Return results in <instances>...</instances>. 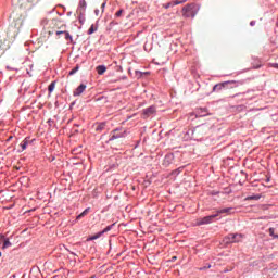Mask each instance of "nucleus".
I'll return each mask as SVG.
<instances>
[{"instance_id": "28", "label": "nucleus", "mask_w": 278, "mask_h": 278, "mask_svg": "<svg viewBox=\"0 0 278 278\" xmlns=\"http://www.w3.org/2000/svg\"><path fill=\"white\" fill-rule=\"evenodd\" d=\"M269 66H270L271 68H277V70H278V63H271Z\"/></svg>"}, {"instance_id": "33", "label": "nucleus", "mask_w": 278, "mask_h": 278, "mask_svg": "<svg viewBox=\"0 0 278 278\" xmlns=\"http://www.w3.org/2000/svg\"><path fill=\"white\" fill-rule=\"evenodd\" d=\"M180 1H182V3H186V1H188V0H180Z\"/></svg>"}, {"instance_id": "21", "label": "nucleus", "mask_w": 278, "mask_h": 278, "mask_svg": "<svg viewBox=\"0 0 278 278\" xmlns=\"http://www.w3.org/2000/svg\"><path fill=\"white\" fill-rule=\"evenodd\" d=\"M112 230V226H106L102 231H100V233H108V231H111Z\"/></svg>"}, {"instance_id": "34", "label": "nucleus", "mask_w": 278, "mask_h": 278, "mask_svg": "<svg viewBox=\"0 0 278 278\" xmlns=\"http://www.w3.org/2000/svg\"><path fill=\"white\" fill-rule=\"evenodd\" d=\"M102 8H105V2H104V3H102Z\"/></svg>"}, {"instance_id": "8", "label": "nucleus", "mask_w": 278, "mask_h": 278, "mask_svg": "<svg viewBox=\"0 0 278 278\" xmlns=\"http://www.w3.org/2000/svg\"><path fill=\"white\" fill-rule=\"evenodd\" d=\"M86 90V85L81 84L80 86H78L75 91H74V97H80L84 91Z\"/></svg>"}, {"instance_id": "13", "label": "nucleus", "mask_w": 278, "mask_h": 278, "mask_svg": "<svg viewBox=\"0 0 278 278\" xmlns=\"http://www.w3.org/2000/svg\"><path fill=\"white\" fill-rule=\"evenodd\" d=\"M80 12H86V0L79 2Z\"/></svg>"}, {"instance_id": "11", "label": "nucleus", "mask_w": 278, "mask_h": 278, "mask_svg": "<svg viewBox=\"0 0 278 278\" xmlns=\"http://www.w3.org/2000/svg\"><path fill=\"white\" fill-rule=\"evenodd\" d=\"M102 236H103V232H98V233H96V235L89 237V238L87 239V242H90V241H92V240H99V238H101Z\"/></svg>"}, {"instance_id": "15", "label": "nucleus", "mask_w": 278, "mask_h": 278, "mask_svg": "<svg viewBox=\"0 0 278 278\" xmlns=\"http://www.w3.org/2000/svg\"><path fill=\"white\" fill-rule=\"evenodd\" d=\"M8 247H12V242H10V239H4L2 249H8Z\"/></svg>"}, {"instance_id": "35", "label": "nucleus", "mask_w": 278, "mask_h": 278, "mask_svg": "<svg viewBox=\"0 0 278 278\" xmlns=\"http://www.w3.org/2000/svg\"><path fill=\"white\" fill-rule=\"evenodd\" d=\"M211 267H212L211 265L207 266V268H211Z\"/></svg>"}, {"instance_id": "20", "label": "nucleus", "mask_w": 278, "mask_h": 278, "mask_svg": "<svg viewBox=\"0 0 278 278\" xmlns=\"http://www.w3.org/2000/svg\"><path fill=\"white\" fill-rule=\"evenodd\" d=\"M94 31H97V26H94V24H92L88 30V34H94Z\"/></svg>"}, {"instance_id": "24", "label": "nucleus", "mask_w": 278, "mask_h": 278, "mask_svg": "<svg viewBox=\"0 0 278 278\" xmlns=\"http://www.w3.org/2000/svg\"><path fill=\"white\" fill-rule=\"evenodd\" d=\"M269 236H271L273 238H276L275 228H269Z\"/></svg>"}, {"instance_id": "18", "label": "nucleus", "mask_w": 278, "mask_h": 278, "mask_svg": "<svg viewBox=\"0 0 278 278\" xmlns=\"http://www.w3.org/2000/svg\"><path fill=\"white\" fill-rule=\"evenodd\" d=\"M53 90H55V81L51 83L48 87V91L51 93L53 92Z\"/></svg>"}, {"instance_id": "22", "label": "nucleus", "mask_w": 278, "mask_h": 278, "mask_svg": "<svg viewBox=\"0 0 278 278\" xmlns=\"http://www.w3.org/2000/svg\"><path fill=\"white\" fill-rule=\"evenodd\" d=\"M77 71H79V65H76V66L70 72V75H75V73H77Z\"/></svg>"}, {"instance_id": "26", "label": "nucleus", "mask_w": 278, "mask_h": 278, "mask_svg": "<svg viewBox=\"0 0 278 278\" xmlns=\"http://www.w3.org/2000/svg\"><path fill=\"white\" fill-rule=\"evenodd\" d=\"M117 138H121V136L113 134L110 140H116Z\"/></svg>"}, {"instance_id": "36", "label": "nucleus", "mask_w": 278, "mask_h": 278, "mask_svg": "<svg viewBox=\"0 0 278 278\" xmlns=\"http://www.w3.org/2000/svg\"><path fill=\"white\" fill-rule=\"evenodd\" d=\"M2 253L0 252V257H1Z\"/></svg>"}, {"instance_id": "31", "label": "nucleus", "mask_w": 278, "mask_h": 278, "mask_svg": "<svg viewBox=\"0 0 278 278\" xmlns=\"http://www.w3.org/2000/svg\"><path fill=\"white\" fill-rule=\"evenodd\" d=\"M175 260H177V256L172 257V262H175Z\"/></svg>"}, {"instance_id": "12", "label": "nucleus", "mask_w": 278, "mask_h": 278, "mask_svg": "<svg viewBox=\"0 0 278 278\" xmlns=\"http://www.w3.org/2000/svg\"><path fill=\"white\" fill-rule=\"evenodd\" d=\"M28 144H29V140L24 139L21 143L22 151H25V149H27Z\"/></svg>"}, {"instance_id": "10", "label": "nucleus", "mask_w": 278, "mask_h": 278, "mask_svg": "<svg viewBox=\"0 0 278 278\" xmlns=\"http://www.w3.org/2000/svg\"><path fill=\"white\" fill-rule=\"evenodd\" d=\"M96 71H97L98 75H103L105 73V71H108V67H105V65H99L96 67Z\"/></svg>"}, {"instance_id": "32", "label": "nucleus", "mask_w": 278, "mask_h": 278, "mask_svg": "<svg viewBox=\"0 0 278 278\" xmlns=\"http://www.w3.org/2000/svg\"><path fill=\"white\" fill-rule=\"evenodd\" d=\"M170 5H173L172 3H168L167 5H166V8H170Z\"/></svg>"}, {"instance_id": "30", "label": "nucleus", "mask_w": 278, "mask_h": 278, "mask_svg": "<svg viewBox=\"0 0 278 278\" xmlns=\"http://www.w3.org/2000/svg\"><path fill=\"white\" fill-rule=\"evenodd\" d=\"M0 240H5V236L0 235Z\"/></svg>"}, {"instance_id": "7", "label": "nucleus", "mask_w": 278, "mask_h": 278, "mask_svg": "<svg viewBox=\"0 0 278 278\" xmlns=\"http://www.w3.org/2000/svg\"><path fill=\"white\" fill-rule=\"evenodd\" d=\"M156 110L155 106H150L143 110V116L146 118H149V116H152V114H155Z\"/></svg>"}, {"instance_id": "5", "label": "nucleus", "mask_w": 278, "mask_h": 278, "mask_svg": "<svg viewBox=\"0 0 278 278\" xmlns=\"http://www.w3.org/2000/svg\"><path fill=\"white\" fill-rule=\"evenodd\" d=\"M242 238H244L243 235H240V233H236V235H228L226 237V242L229 243V242H242Z\"/></svg>"}, {"instance_id": "29", "label": "nucleus", "mask_w": 278, "mask_h": 278, "mask_svg": "<svg viewBox=\"0 0 278 278\" xmlns=\"http://www.w3.org/2000/svg\"><path fill=\"white\" fill-rule=\"evenodd\" d=\"M0 49L2 50V51H5V49H8L5 46H3V43H1L0 45Z\"/></svg>"}, {"instance_id": "3", "label": "nucleus", "mask_w": 278, "mask_h": 278, "mask_svg": "<svg viewBox=\"0 0 278 278\" xmlns=\"http://www.w3.org/2000/svg\"><path fill=\"white\" fill-rule=\"evenodd\" d=\"M66 25H62L61 27L54 29V30H49L48 34L49 36H52V34H56V36L60 38V36H64L65 40H70V42H73V36H71V33L66 31Z\"/></svg>"}, {"instance_id": "2", "label": "nucleus", "mask_w": 278, "mask_h": 278, "mask_svg": "<svg viewBox=\"0 0 278 278\" xmlns=\"http://www.w3.org/2000/svg\"><path fill=\"white\" fill-rule=\"evenodd\" d=\"M199 12V5L197 3H190L182 8V16L186 18H194Z\"/></svg>"}, {"instance_id": "1", "label": "nucleus", "mask_w": 278, "mask_h": 278, "mask_svg": "<svg viewBox=\"0 0 278 278\" xmlns=\"http://www.w3.org/2000/svg\"><path fill=\"white\" fill-rule=\"evenodd\" d=\"M23 27V20L17 18L8 27V36L9 38H16L18 34L21 33V28Z\"/></svg>"}, {"instance_id": "25", "label": "nucleus", "mask_w": 278, "mask_h": 278, "mask_svg": "<svg viewBox=\"0 0 278 278\" xmlns=\"http://www.w3.org/2000/svg\"><path fill=\"white\" fill-rule=\"evenodd\" d=\"M123 15V10H119L115 13V16L121 17Z\"/></svg>"}, {"instance_id": "9", "label": "nucleus", "mask_w": 278, "mask_h": 278, "mask_svg": "<svg viewBox=\"0 0 278 278\" xmlns=\"http://www.w3.org/2000/svg\"><path fill=\"white\" fill-rule=\"evenodd\" d=\"M217 216L219 214H233V207H226V208H220L217 211Z\"/></svg>"}, {"instance_id": "27", "label": "nucleus", "mask_w": 278, "mask_h": 278, "mask_svg": "<svg viewBox=\"0 0 278 278\" xmlns=\"http://www.w3.org/2000/svg\"><path fill=\"white\" fill-rule=\"evenodd\" d=\"M181 3H184V1H174L173 3H172V5H179V4H181Z\"/></svg>"}, {"instance_id": "17", "label": "nucleus", "mask_w": 278, "mask_h": 278, "mask_svg": "<svg viewBox=\"0 0 278 278\" xmlns=\"http://www.w3.org/2000/svg\"><path fill=\"white\" fill-rule=\"evenodd\" d=\"M105 129V124H99L97 127H96V131H103Z\"/></svg>"}, {"instance_id": "23", "label": "nucleus", "mask_w": 278, "mask_h": 278, "mask_svg": "<svg viewBox=\"0 0 278 278\" xmlns=\"http://www.w3.org/2000/svg\"><path fill=\"white\" fill-rule=\"evenodd\" d=\"M198 115L205 116V110H203V109L198 110Z\"/></svg>"}, {"instance_id": "4", "label": "nucleus", "mask_w": 278, "mask_h": 278, "mask_svg": "<svg viewBox=\"0 0 278 278\" xmlns=\"http://www.w3.org/2000/svg\"><path fill=\"white\" fill-rule=\"evenodd\" d=\"M218 217V214H214V215H210V216H205L202 218H198L195 220V225L201 226V225H210L211 223L214 222V218Z\"/></svg>"}, {"instance_id": "6", "label": "nucleus", "mask_w": 278, "mask_h": 278, "mask_svg": "<svg viewBox=\"0 0 278 278\" xmlns=\"http://www.w3.org/2000/svg\"><path fill=\"white\" fill-rule=\"evenodd\" d=\"M229 84H237L236 80H228L222 84H217L213 87V91L216 92V90H223L225 86H229Z\"/></svg>"}, {"instance_id": "16", "label": "nucleus", "mask_w": 278, "mask_h": 278, "mask_svg": "<svg viewBox=\"0 0 278 278\" xmlns=\"http://www.w3.org/2000/svg\"><path fill=\"white\" fill-rule=\"evenodd\" d=\"M40 0H27V3H30V5L28 7L29 9L34 8V5H36Z\"/></svg>"}, {"instance_id": "14", "label": "nucleus", "mask_w": 278, "mask_h": 278, "mask_svg": "<svg viewBox=\"0 0 278 278\" xmlns=\"http://www.w3.org/2000/svg\"><path fill=\"white\" fill-rule=\"evenodd\" d=\"M260 195H250L248 198H245V201H258Z\"/></svg>"}, {"instance_id": "19", "label": "nucleus", "mask_w": 278, "mask_h": 278, "mask_svg": "<svg viewBox=\"0 0 278 278\" xmlns=\"http://www.w3.org/2000/svg\"><path fill=\"white\" fill-rule=\"evenodd\" d=\"M90 208H86L83 213H80L78 216H77V220H79V218H84V216H86V214H88Z\"/></svg>"}]
</instances>
